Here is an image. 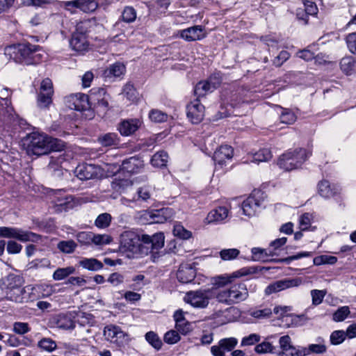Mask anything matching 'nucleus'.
Segmentation results:
<instances>
[{
    "label": "nucleus",
    "instance_id": "obj_1",
    "mask_svg": "<svg viewBox=\"0 0 356 356\" xmlns=\"http://www.w3.org/2000/svg\"><path fill=\"white\" fill-rule=\"evenodd\" d=\"M27 141V152L37 156L47 154L52 151L60 152L65 147V143L62 140L39 132L30 134Z\"/></svg>",
    "mask_w": 356,
    "mask_h": 356
},
{
    "label": "nucleus",
    "instance_id": "obj_2",
    "mask_svg": "<svg viewBox=\"0 0 356 356\" xmlns=\"http://www.w3.org/2000/svg\"><path fill=\"white\" fill-rule=\"evenodd\" d=\"M105 94V90L99 88L92 89L89 96L82 93L72 94L65 97V102L67 106L76 111L86 109L89 101L97 103L99 106L107 107L108 102L104 97H102Z\"/></svg>",
    "mask_w": 356,
    "mask_h": 356
},
{
    "label": "nucleus",
    "instance_id": "obj_3",
    "mask_svg": "<svg viewBox=\"0 0 356 356\" xmlns=\"http://www.w3.org/2000/svg\"><path fill=\"white\" fill-rule=\"evenodd\" d=\"M218 302L227 305L244 301L248 296V291L244 283L239 282L232 285L229 289H215Z\"/></svg>",
    "mask_w": 356,
    "mask_h": 356
},
{
    "label": "nucleus",
    "instance_id": "obj_4",
    "mask_svg": "<svg viewBox=\"0 0 356 356\" xmlns=\"http://www.w3.org/2000/svg\"><path fill=\"white\" fill-rule=\"evenodd\" d=\"M306 149L299 148L283 154L279 159L277 165L280 168L289 171L299 168L310 156Z\"/></svg>",
    "mask_w": 356,
    "mask_h": 356
},
{
    "label": "nucleus",
    "instance_id": "obj_5",
    "mask_svg": "<svg viewBox=\"0 0 356 356\" xmlns=\"http://www.w3.org/2000/svg\"><path fill=\"white\" fill-rule=\"evenodd\" d=\"M213 297L216 298V292L215 289L212 288L188 291L186 293L184 300L193 307L203 309L208 306L209 300Z\"/></svg>",
    "mask_w": 356,
    "mask_h": 356
},
{
    "label": "nucleus",
    "instance_id": "obj_6",
    "mask_svg": "<svg viewBox=\"0 0 356 356\" xmlns=\"http://www.w3.org/2000/svg\"><path fill=\"white\" fill-rule=\"evenodd\" d=\"M105 339L115 344L118 348H123L131 341L129 335L124 332L120 327L115 325H108L104 329Z\"/></svg>",
    "mask_w": 356,
    "mask_h": 356
},
{
    "label": "nucleus",
    "instance_id": "obj_7",
    "mask_svg": "<svg viewBox=\"0 0 356 356\" xmlns=\"http://www.w3.org/2000/svg\"><path fill=\"white\" fill-rule=\"evenodd\" d=\"M15 238L22 242H37L40 236L31 232L11 227H0V238Z\"/></svg>",
    "mask_w": 356,
    "mask_h": 356
},
{
    "label": "nucleus",
    "instance_id": "obj_8",
    "mask_svg": "<svg viewBox=\"0 0 356 356\" xmlns=\"http://www.w3.org/2000/svg\"><path fill=\"white\" fill-rule=\"evenodd\" d=\"M256 273V269L253 267H245L238 270L232 273L231 275H219L213 278V284L214 289L223 287L231 284L234 278H238Z\"/></svg>",
    "mask_w": 356,
    "mask_h": 356
},
{
    "label": "nucleus",
    "instance_id": "obj_9",
    "mask_svg": "<svg viewBox=\"0 0 356 356\" xmlns=\"http://www.w3.org/2000/svg\"><path fill=\"white\" fill-rule=\"evenodd\" d=\"M262 200L263 193L259 190L254 191L242 203L243 213L249 217L254 216L261 206Z\"/></svg>",
    "mask_w": 356,
    "mask_h": 356
},
{
    "label": "nucleus",
    "instance_id": "obj_10",
    "mask_svg": "<svg viewBox=\"0 0 356 356\" xmlns=\"http://www.w3.org/2000/svg\"><path fill=\"white\" fill-rule=\"evenodd\" d=\"M73 197L65 195L63 190H54L51 195V202L54 204L56 211L61 212L71 209L74 206Z\"/></svg>",
    "mask_w": 356,
    "mask_h": 356
},
{
    "label": "nucleus",
    "instance_id": "obj_11",
    "mask_svg": "<svg viewBox=\"0 0 356 356\" xmlns=\"http://www.w3.org/2000/svg\"><path fill=\"white\" fill-rule=\"evenodd\" d=\"M90 314L80 312L76 314V320L74 321L71 315H62L58 320V327L64 330L74 329L76 321L81 325H84L90 323Z\"/></svg>",
    "mask_w": 356,
    "mask_h": 356
},
{
    "label": "nucleus",
    "instance_id": "obj_12",
    "mask_svg": "<svg viewBox=\"0 0 356 356\" xmlns=\"http://www.w3.org/2000/svg\"><path fill=\"white\" fill-rule=\"evenodd\" d=\"M33 288L29 285L25 287L18 286L10 291H6L7 299L15 302H25L31 300V293Z\"/></svg>",
    "mask_w": 356,
    "mask_h": 356
},
{
    "label": "nucleus",
    "instance_id": "obj_13",
    "mask_svg": "<svg viewBox=\"0 0 356 356\" xmlns=\"http://www.w3.org/2000/svg\"><path fill=\"white\" fill-rule=\"evenodd\" d=\"M139 235L133 231H125L120 235V248L124 251L134 252L140 245Z\"/></svg>",
    "mask_w": 356,
    "mask_h": 356
},
{
    "label": "nucleus",
    "instance_id": "obj_14",
    "mask_svg": "<svg viewBox=\"0 0 356 356\" xmlns=\"http://www.w3.org/2000/svg\"><path fill=\"white\" fill-rule=\"evenodd\" d=\"M76 177L81 180L95 179L102 175L101 168L94 164L83 163L75 169Z\"/></svg>",
    "mask_w": 356,
    "mask_h": 356
},
{
    "label": "nucleus",
    "instance_id": "obj_15",
    "mask_svg": "<svg viewBox=\"0 0 356 356\" xmlns=\"http://www.w3.org/2000/svg\"><path fill=\"white\" fill-rule=\"evenodd\" d=\"M302 281L300 278H286L269 284L265 289L266 294L270 295L289 288L298 286Z\"/></svg>",
    "mask_w": 356,
    "mask_h": 356
},
{
    "label": "nucleus",
    "instance_id": "obj_16",
    "mask_svg": "<svg viewBox=\"0 0 356 356\" xmlns=\"http://www.w3.org/2000/svg\"><path fill=\"white\" fill-rule=\"evenodd\" d=\"M65 8L71 13L76 12V9H79L85 13H88L95 10L97 4L95 0H74L63 2Z\"/></svg>",
    "mask_w": 356,
    "mask_h": 356
},
{
    "label": "nucleus",
    "instance_id": "obj_17",
    "mask_svg": "<svg viewBox=\"0 0 356 356\" xmlns=\"http://www.w3.org/2000/svg\"><path fill=\"white\" fill-rule=\"evenodd\" d=\"M187 117L193 124L200 123L204 116V106L199 99L191 102L187 106Z\"/></svg>",
    "mask_w": 356,
    "mask_h": 356
},
{
    "label": "nucleus",
    "instance_id": "obj_18",
    "mask_svg": "<svg viewBox=\"0 0 356 356\" xmlns=\"http://www.w3.org/2000/svg\"><path fill=\"white\" fill-rule=\"evenodd\" d=\"M39 47L31 44H22L19 46L18 54L22 61L27 65L35 63L38 60L36 58L39 54H36Z\"/></svg>",
    "mask_w": 356,
    "mask_h": 356
},
{
    "label": "nucleus",
    "instance_id": "obj_19",
    "mask_svg": "<svg viewBox=\"0 0 356 356\" xmlns=\"http://www.w3.org/2000/svg\"><path fill=\"white\" fill-rule=\"evenodd\" d=\"M70 47L73 50L83 54L89 49V42L84 32L75 31L70 41Z\"/></svg>",
    "mask_w": 356,
    "mask_h": 356
},
{
    "label": "nucleus",
    "instance_id": "obj_20",
    "mask_svg": "<svg viewBox=\"0 0 356 356\" xmlns=\"http://www.w3.org/2000/svg\"><path fill=\"white\" fill-rule=\"evenodd\" d=\"M153 195V190L149 186H142L137 189L136 195L131 199L123 197L122 202L126 204L127 202H149L151 201H154Z\"/></svg>",
    "mask_w": 356,
    "mask_h": 356
},
{
    "label": "nucleus",
    "instance_id": "obj_21",
    "mask_svg": "<svg viewBox=\"0 0 356 356\" xmlns=\"http://www.w3.org/2000/svg\"><path fill=\"white\" fill-rule=\"evenodd\" d=\"M220 83L218 78L211 76L207 81H200L195 87L194 92L198 97L206 95L207 92H211Z\"/></svg>",
    "mask_w": 356,
    "mask_h": 356
},
{
    "label": "nucleus",
    "instance_id": "obj_22",
    "mask_svg": "<svg viewBox=\"0 0 356 356\" xmlns=\"http://www.w3.org/2000/svg\"><path fill=\"white\" fill-rule=\"evenodd\" d=\"M196 275V269L191 264H182L177 272L178 281L183 284L191 282Z\"/></svg>",
    "mask_w": 356,
    "mask_h": 356
},
{
    "label": "nucleus",
    "instance_id": "obj_23",
    "mask_svg": "<svg viewBox=\"0 0 356 356\" xmlns=\"http://www.w3.org/2000/svg\"><path fill=\"white\" fill-rule=\"evenodd\" d=\"M122 170L130 174L140 172L144 168L143 161L136 156H132L122 161Z\"/></svg>",
    "mask_w": 356,
    "mask_h": 356
},
{
    "label": "nucleus",
    "instance_id": "obj_24",
    "mask_svg": "<svg viewBox=\"0 0 356 356\" xmlns=\"http://www.w3.org/2000/svg\"><path fill=\"white\" fill-rule=\"evenodd\" d=\"M141 122L138 119H129L122 121L118 125L121 135L129 136L134 134L140 127Z\"/></svg>",
    "mask_w": 356,
    "mask_h": 356
},
{
    "label": "nucleus",
    "instance_id": "obj_25",
    "mask_svg": "<svg viewBox=\"0 0 356 356\" xmlns=\"http://www.w3.org/2000/svg\"><path fill=\"white\" fill-rule=\"evenodd\" d=\"M279 348H277L278 356H293L296 347L293 346L291 339L289 335H284L279 339Z\"/></svg>",
    "mask_w": 356,
    "mask_h": 356
},
{
    "label": "nucleus",
    "instance_id": "obj_26",
    "mask_svg": "<svg viewBox=\"0 0 356 356\" xmlns=\"http://www.w3.org/2000/svg\"><path fill=\"white\" fill-rule=\"evenodd\" d=\"M234 150L229 145H221L217 150L215 151L213 159L219 165H222L225 163L226 160H229L233 156Z\"/></svg>",
    "mask_w": 356,
    "mask_h": 356
},
{
    "label": "nucleus",
    "instance_id": "obj_27",
    "mask_svg": "<svg viewBox=\"0 0 356 356\" xmlns=\"http://www.w3.org/2000/svg\"><path fill=\"white\" fill-rule=\"evenodd\" d=\"M229 210L225 207H218L211 210L206 218L207 223H218L222 222L228 216Z\"/></svg>",
    "mask_w": 356,
    "mask_h": 356
},
{
    "label": "nucleus",
    "instance_id": "obj_28",
    "mask_svg": "<svg viewBox=\"0 0 356 356\" xmlns=\"http://www.w3.org/2000/svg\"><path fill=\"white\" fill-rule=\"evenodd\" d=\"M204 29L201 26H194L181 31V37L187 41L199 40L204 38Z\"/></svg>",
    "mask_w": 356,
    "mask_h": 356
},
{
    "label": "nucleus",
    "instance_id": "obj_29",
    "mask_svg": "<svg viewBox=\"0 0 356 356\" xmlns=\"http://www.w3.org/2000/svg\"><path fill=\"white\" fill-rule=\"evenodd\" d=\"M141 241L151 245L152 250H158L164 245V236L162 233H156L152 236L144 234L142 235Z\"/></svg>",
    "mask_w": 356,
    "mask_h": 356
},
{
    "label": "nucleus",
    "instance_id": "obj_30",
    "mask_svg": "<svg viewBox=\"0 0 356 356\" xmlns=\"http://www.w3.org/2000/svg\"><path fill=\"white\" fill-rule=\"evenodd\" d=\"M252 259L256 261L266 262L269 257L276 255V253L270 248L264 249L261 248H253L251 250Z\"/></svg>",
    "mask_w": 356,
    "mask_h": 356
},
{
    "label": "nucleus",
    "instance_id": "obj_31",
    "mask_svg": "<svg viewBox=\"0 0 356 356\" xmlns=\"http://www.w3.org/2000/svg\"><path fill=\"white\" fill-rule=\"evenodd\" d=\"M79 266L91 271L99 270L104 266L100 261L95 258H83L79 261Z\"/></svg>",
    "mask_w": 356,
    "mask_h": 356
},
{
    "label": "nucleus",
    "instance_id": "obj_32",
    "mask_svg": "<svg viewBox=\"0 0 356 356\" xmlns=\"http://www.w3.org/2000/svg\"><path fill=\"white\" fill-rule=\"evenodd\" d=\"M318 192L321 197L330 198L337 193V190L332 187L328 181L322 180L318 184Z\"/></svg>",
    "mask_w": 356,
    "mask_h": 356
},
{
    "label": "nucleus",
    "instance_id": "obj_33",
    "mask_svg": "<svg viewBox=\"0 0 356 356\" xmlns=\"http://www.w3.org/2000/svg\"><path fill=\"white\" fill-rule=\"evenodd\" d=\"M126 67L120 63H115L104 71L106 77H120L125 73Z\"/></svg>",
    "mask_w": 356,
    "mask_h": 356
},
{
    "label": "nucleus",
    "instance_id": "obj_34",
    "mask_svg": "<svg viewBox=\"0 0 356 356\" xmlns=\"http://www.w3.org/2000/svg\"><path fill=\"white\" fill-rule=\"evenodd\" d=\"M238 340L234 337L225 338L219 341L218 346H213L211 348H218L222 353L232 350L237 345Z\"/></svg>",
    "mask_w": 356,
    "mask_h": 356
},
{
    "label": "nucleus",
    "instance_id": "obj_35",
    "mask_svg": "<svg viewBox=\"0 0 356 356\" xmlns=\"http://www.w3.org/2000/svg\"><path fill=\"white\" fill-rule=\"evenodd\" d=\"M168 154L165 151H159L155 153L152 159L151 163L156 168H163L167 165L168 162Z\"/></svg>",
    "mask_w": 356,
    "mask_h": 356
},
{
    "label": "nucleus",
    "instance_id": "obj_36",
    "mask_svg": "<svg viewBox=\"0 0 356 356\" xmlns=\"http://www.w3.org/2000/svg\"><path fill=\"white\" fill-rule=\"evenodd\" d=\"M22 279L20 276L15 275H9L3 280V284L5 286L6 291H10L15 289L18 286H22Z\"/></svg>",
    "mask_w": 356,
    "mask_h": 356
},
{
    "label": "nucleus",
    "instance_id": "obj_37",
    "mask_svg": "<svg viewBox=\"0 0 356 356\" xmlns=\"http://www.w3.org/2000/svg\"><path fill=\"white\" fill-rule=\"evenodd\" d=\"M341 70L349 75L356 71V60L350 56L344 57L340 62Z\"/></svg>",
    "mask_w": 356,
    "mask_h": 356
},
{
    "label": "nucleus",
    "instance_id": "obj_38",
    "mask_svg": "<svg viewBox=\"0 0 356 356\" xmlns=\"http://www.w3.org/2000/svg\"><path fill=\"white\" fill-rule=\"evenodd\" d=\"M315 343H311L309 346V350L310 354H323L327 351V346L325 345V341L322 337H317L315 339Z\"/></svg>",
    "mask_w": 356,
    "mask_h": 356
},
{
    "label": "nucleus",
    "instance_id": "obj_39",
    "mask_svg": "<svg viewBox=\"0 0 356 356\" xmlns=\"http://www.w3.org/2000/svg\"><path fill=\"white\" fill-rule=\"evenodd\" d=\"M254 351L258 354H275L277 353V347L274 346L268 340H266L256 345L254 347Z\"/></svg>",
    "mask_w": 356,
    "mask_h": 356
},
{
    "label": "nucleus",
    "instance_id": "obj_40",
    "mask_svg": "<svg viewBox=\"0 0 356 356\" xmlns=\"http://www.w3.org/2000/svg\"><path fill=\"white\" fill-rule=\"evenodd\" d=\"M75 268L73 266L65 268H58L53 273L52 278L56 281H60L65 279L69 275L74 273Z\"/></svg>",
    "mask_w": 356,
    "mask_h": 356
},
{
    "label": "nucleus",
    "instance_id": "obj_41",
    "mask_svg": "<svg viewBox=\"0 0 356 356\" xmlns=\"http://www.w3.org/2000/svg\"><path fill=\"white\" fill-rule=\"evenodd\" d=\"M122 94L127 98L131 103L136 102L138 98V93L134 85L131 82H128L124 85L122 89Z\"/></svg>",
    "mask_w": 356,
    "mask_h": 356
},
{
    "label": "nucleus",
    "instance_id": "obj_42",
    "mask_svg": "<svg viewBox=\"0 0 356 356\" xmlns=\"http://www.w3.org/2000/svg\"><path fill=\"white\" fill-rule=\"evenodd\" d=\"M145 340L156 350L161 349L163 342L159 335L153 332H147L145 335Z\"/></svg>",
    "mask_w": 356,
    "mask_h": 356
},
{
    "label": "nucleus",
    "instance_id": "obj_43",
    "mask_svg": "<svg viewBox=\"0 0 356 356\" xmlns=\"http://www.w3.org/2000/svg\"><path fill=\"white\" fill-rule=\"evenodd\" d=\"M272 158V154L268 149H262L252 155V161L254 163L266 162Z\"/></svg>",
    "mask_w": 356,
    "mask_h": 356
},
{
    "label": "nucleus",
    "instance_id": "obj_44",
    "mask_svg": "<svg viewBox=\"0 0 356 356\" xmlns=\"http://www.w3.org/2000/svg\"><path fill=\"white\" fill-rule=\"evenodd\" d=\"M76 247V243L72 240L61 241L57 245L58 249L65 254L72 253Z\"/></svg>",
    "mask_w": 356,
    "mask_h": 356
},
{
    "label": "nucleus",
    "instance_id": "obj_45",
    "mask_svg": "<svg viewBox=\"0 0 356 356\" xmlns=\"http://www.w3.org/2000/svg\"><path fill=\"white\" fill-rule=\"evenodd\" d=\"M100 143L104 146H113L118 144V137L115 133L106 134L99 138Z\"/></svg>",
    "mask_w": 356,
    "mask_h": 356
},
{
    "label": "nucleus",
    "instance_id": "obj_46",
    "mask_svg": "<svg viewBox=\"0 0 356 356\" xmlns=\"http://www.w3.org/2000/svg\"><path fill=\"white\" fill-rule=\"evenodd\" d=\"M53 95L39 92L37 98L38 106L40 108H47L52 103Z\"/></svg>",
    "mask_w": 356,
    "mask_h": 356
},
{
    "label": "nucleus",
    "instance_id": "obj_47",
    "mask_svg": "<svg viewBox=\"0 0 356 356\" xmlns=\"http://www.w3.org/2000/svg\"><path fill=\"white\" fill-rule=\"evenodd\" d=\"M121 19L126 23H131L136 19V11L131 6H126L121 15Z\"/></svg>",
    "mask_w": 356,
    "mask_h": 356
},
{
    "label": "nucleus",
    "instance_id": "obj_48",
    "mask_svg": "<svg viewBox=\"0 0 356 356\" xmlns=\"http://www.w3.org/2000/svg\"><path fill=\"white\" fill-rule=\"evenodd\" d=\"M240 254L237 248L222 249L219 252L220 257L223 261H230L236 259Z\"/></svg>",
    "mask_w": 356,
    "mask_h": 356
},
{
    "label": "nucleus",
    "instance_id": "obj_49",
    "mask_svg": "<svg viewBox=\"0 0 356 356\" xmlns=\"http://www.w3.org/2000/svg\"><path fill=\"white\" fill-rule=\"evenodd\" d=\"M337 261V258L330 255H321L314 258L313 263L315 266L322 264H334Z\"/></svg>",
    "mask_w": 356,
    "mask_h": 356
},
{
    "label": "nucleus",
    "instance_id": "obj_50",
    "mask_svg": "<svg viewBox=\"0 0 356 356\" xmlns=\"http://www.w3.org/2000/svg\"><path fill=\"white\" fill-rule=\"evenodd\" d=\"M280 118L281 122L288 124H293L296 120L295 113L288 108H282V113Z\"/></svg>",
    "mask_w": 356,
    "mask_h": 356
},
{
    "label": "nucleus",
    "instance_id": "obj_51",
    "mask_svg": "<svg viewBox=\"0 0 356 356\" xmlns=\"http://www.w3.org/2000/svg\"><path fill=\"white\" fill-rule=\"evenodd\" d=\"M346 338V332L343 330H335L331 333L330 341L331 344L336 346L343 343Z\"/></svg>",
    "mask_w": 356,
    "mask_h": 356
},
{
    "label": "nucleus",
    "instance_id": "obj_52",
    "mask_svg": "<svg viewBox=\"0 0 356 356\" xmlns=\"http://www.w3.org/2000/svg\"><path fill=\"white\" fill-rule=\"evenodd\" d=\"M173 234L181 239H188L191 236V232L186 229L180 223L174 225Z\"/></svg>",
    "mask_w": 356,
    "mask_h": 356
},
{
    "label": "nucleus",
    "instance_id": "obj_53",
    "mask_svg": "<svg viewBox=\"0 0 356 356\" xmlns=\"http://www.w3.org/2000/svg\"><path fill=\"white\" fill-rule=\"evenodd\" d=\"M111 220V215L107 213H104L97 216L95 224L99 228H106L110 225Z\"/></svg>",
    "mask_w": 356,
    "mask_h": 356
},
{
    "label": "nucleus",
    "instance_id": "obj_54",
    "mask_svg": "<svg viewBox=\"0 0 356 356\" xmlns=\"http://www.w3.org/2000/svg\"><path fill=\"white\" fill-rule=\"evenodd\" d=\"M150 120L155 122H165L168 119V115L157 109H152L149 114Z\"/></svg>",
    "mask_w": 356,
    "mask_h": 356
},
{
    "label": "nucleus",
    "instance_id": "obj_55",
    "mask_svg": "<svg viewBox=\"0 0 356 356\" xmlns=\"http://www.w3.org/2000/svg\"><path fill=\"white\" fill-rule=\"evenodd\" d=\"M261 340V336L256 333H252L248 336L244 337L241 342V346H252L258 343Z\"/></svg>",
    "mask_w": 356,
    "mask_h": 356
},
{
    "label": "nucleus",
    "instance_id": "obj_56",
    "mask_svg": "<svg viewBox=\"0 0 356 356\" xmlns=\"http://www.w3.org/2000/svg\"><path fill=\"white\" fill-rule=\"evenodd\" d=\"M350 314L348 307L343 306L339 308L333 314V320L337 322L343 321Z\"/></svg>",
    "mask_w": 356,
    "mask_h": 356
},
{
    "label": "nucleus",
    "instance_id": "obj_57",
    "mask_svg": "<svg viewBox=\"0 0 356 356\" xmlns=\"http://www.w3.org/2000/svg\"><path fill=\"white\" fill-rule=\"evenodd\" d=\"M38 346L46 351L51 352L56 348V343L49 338H43L38 342Z\"/></svg>",
    "mask_w": 356,
    "mask_h": 356
},
{
    "label": "nucleus",
    "instance_id": "obj_58",
    "mask_svg": "<svg viewBox=\"0 0 356 356\" xmlns=\"http://www.w3.org/2000/svg\"><path fill=\"white\" fill-rule=\"evenodd\" d=\"M181 337L177 331L171 330L164 334L163 340L168 344H175L180 340Z\"/></svg>",
    "mask_w": 356,
    "mask_h": 356
},
{
    "label": "nucleus",
    "instance_id": "obj_59",
    "mask_svg": "<svg viewBox=\"0 0 356 356\" xmlns=\"http://www.w3.org/2000/svg\"><path fill=\"white\" fill-rule=\"evenodd\" d=\"M13 332L17 334H24L30 331L29 323L24 322H15L13 324Z\"/></svg>",
    "mask_w": 356,
    "mask_h": 356
},
{
    "label": "nucleus",
    "instance_id": "obj_60",
    "mask_svg": "<svg viewBox=\"0 0 356 356\" xmlns=\"http://www.w3.org/2000/svg\"><path fill=\"white\" fill-rule=\"evenodd\" d=\"M39 92L54 95L53 83L51 79L46 78L42 81Z\"/></svg>",
    "mask_w": 356,
    "mask_h": 356
},
{
    "label": "nucleus",
    "instance_id": "obj_61",
    "mask_svg": "<svg viewBox=\"0 0 356 356\" xmlns=\"http://www.w3.org/2000/svg\"><path fill=\"white\" fill-rule=\"evenodd\" d=\"M290 58V54L287 51H282L273 60V63L276 67H280Z\"/></svg>",
    "mask_w": 356,
    "mask_h": 356
},
{
    "label": "nucleus",
    "instance_id": "obj_62",
    "mask_svg": "<svg viewBox=\"0 0 356 356\" xmlns=\"http://www.w3.org/2000/svg\"><path fill=\"white\" fill-rule=\"evenodd\" d=\"M175 327L177 332L182 334H188L191 330V324L186 320L179 321V322L175 324Z\"/></svg>",
    "mask_w": 356,
    "mask_h": 356
},
{
    "label": "nucleus",
    "instance_id": "obj_63",
    "mask_svg": "<svg viewBox=\"0 0 356 356\" xmlns=\"http://www.w3.org/2000/svg\"><path fill=\"white\" fill-rule=\"evenodd\" d=\"M312 216L309 213H305L300 216L299 219V225L301 230H307L311 224Z\"/></svg>",
    "mask_w": 356,
    "mask_h": 356
},
{
    "label": "nucleus",
    "instance_id": "obj_64",
    "mask_svg": "<svg viewBox=\"0 0 356 356\" xmlns=\"http://www.w3.org/2000/svg\"><path fill=\"white\" fill-rule=\"evenodd\" d=\"M346 44L349 51L356 54V33H352L346 37Z\"/></svg>",
    "mask_w": 356,
    "mask_h": 356
}]
</instances>
